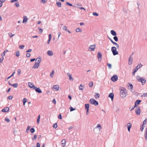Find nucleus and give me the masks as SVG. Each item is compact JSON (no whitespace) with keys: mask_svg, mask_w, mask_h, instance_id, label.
<instances>
[{"mask_svg":"<svg viewBox=\"0 0 147 147\" xmlns=\"http://www.w3.org/2000/svg\"><path fill=\"white\" fill-rule=\"evenodd\" d=\"M58 118L60 119H62V116L61 114H60L58 116Z\"/></svg>","mask_w":147,"mask_h":147,"instance_id":"680f3d73","label":"nucleus"},{"mask_svg":"<svg viewBox=\"0 0 147 147\" xmlns=\"http://www.w3.org/2000/svg\"><path fill=\"white\" fill-rule=\"evenodd\" d=\"M9 35L10 38H11L15 35V34H12V33L9 32L8 33Z\"/></svg>","mask_w":147,"mask_h":147,"instance_id":"7c9ffc66","label":"nucleus"},{"mask_svg":"<svg viewBox=\"0 0 147 147\" xmlns=\"http://www.w3.org/2000/svg\"><path fill=\"white\" fill-rule=\"evenodd\" d=\"M135 110V112L138 115H140V108L139 107H138L137 109H136Z\"/></svg>","mask_w":147,"mask_h":147,"instance_id":"6e6552de","label":"nucleus"},{"mask_svg":"<svg viewBox=\"0 0 147 147\" xmlns=\"http://www.w3.org/2000/svg\"><path fill=\"white\" fill-rule=\"evenodd\" d=\"M136 79L138 81L141 82L143 85H144L146 82V80L145 79L139 76H137L136 77Z\"/></svg>","mask_w":147,"mask_h":147,"instance_id":"7ed1b4c3","label":"nucleus"},{"mask_svg":"<svg viewBox=\"0 0 147 147\" xmlns=\"http://www.w3.org/2000/svg\"><path fill=\"white\" fill-rule=\"evenodd\" d=\"M144 125H142V126H141L140 130L142 131H143L144 129Z\"/></svg>","mask_w":147,"mask_h":147,"instance_id":"3c124183","label":"nucleus"},{"mask_svg":"<svg viewBox=\"0 0 147 147\" xmlns=\"http://www.w3.org/2000/svg\"><path fill=\"white\" fill-rule=\"evenodd\" d=\"M112 43L116 46L117 49H118L119 48V45L116 42H113Z\"/></svg>","mask_w":147,"mask_h":147,"instance_id":"58836bf2","label":"nucleus"},{"mask_svg":"<svg viewBox=\"0 0 147 147\" xmlns=\"http://www.w3.org/2000/svg\"><path fill=\"white\" fill-rule=\"evenodd\" d=\"M24 47V45H20L19 47V48L20 49H23Z\"/></svg>","mask_w":147,"mask_h":147,"instance_id":"de8ad7c7","label":"nucleus"},{"mask_svg":"<svg viewBox=\"0 0 147 147\" xmlns=\"http://www.w3.org/2000/svg\"><path fill=\"white\" fill-rule=\"evenodd\" d=\"M9 110V108L7 107H6L4 108L2 110V111L3 112H8Z\"/></svg>","mask_w":147,"mask_h":147,"instance_id":"4468645a","label":"nucleus"},{"mask_svg":"<svg viewBox=\"0 0 147 147\" xmlns=\"http://www.w3.org/2000/svg\"><path fill=\"white\" fill-rule=\"evenodd\" d=\"M89 86L91 87L93 86V84L92 82H89Z\"/></svg>","mask_w":147,"mask_h":147,"instance_id":"4c0bfd02","label":"nucleus"},{"mask_svg":"<svg viewBox=\"0 0 147 147\" xmlns=\"http://www.w3.org/2000/svg\"><path fill=\"white\" fill-rule=\"evenodd\" d=\"M109 97L112 100H113L114 97V94L113 93H111L109 95Z\"/></svg>","mask_w":147,"mask_h":147,"instance_id":"aec40b11","label":"nucleus"},{"mask_svg":"<svg viewBox=\"0 0 147 147\" xmlns=\"http://www.w3.org/2000/svg\"><path fill=\"white\" fill-rule=\"evenodd\" d=\"M127 94V92L125 89L121 90L120 91V96L122 98H125Z\"/></svg>","mask_w":147,"mask_h":147,"instance_id":"f03ea898","label":"nucleus"},{"mask_svg":"<svg viewBox=\"0 0 147 147\" xmlns=\"http://www.w3.org/2000/svg\"><path fill=\"white\" fill-rule=\"evenodd\" d=\"M133 61V58L131 57V55H130L129 58L128 64L129 65H131L132 64Z\"/></svg>","mask_w":147,"mask_h":147,"instance_id":"1a4fd4ad","label":"nucleus"},{"mask_svg":"<svg viewBox=\"0 0 147 147\" xmlns=\"http://www.w3.org/2000/svg\"><path fill=\"white\" fill-rule=\"evenodd\" d=\"M70 111H72L75 110V109H73L72 107H70Z\"/></svg>","mask_w":147,"mask_h":147,"instance_id":"052dcab7","label":"nucleus"},{"mask_svg":"<svg viewBox=\"0 0 147 147\" xmlns=\"http://www.w3.org/2000/svg\"><path fill=\"white\" fill-rule=\"evenodd\" d=\"M96 47L95 45H91L90 46L88 50L90 51H94Z\"/></svg>","mask_w":147,"mask_h":147,"instance_id":"423d86ee","label":"nucleus"},{"mask_svg":"<svg viewBox=\"0 0 147 147\" xmlns=\"http://www.w3.org/2000/svg\"><path fill=\"white\" fill-rule=\"evenodd\" d=\"M5 121L9 122L10 121V120L9 119H8V118H6L5 119Z\"/></svg>","mask_w":147,"mask_h":147,"instance_id":"5fc2aeb1","label":"nucleus"},{"mask_svg":"<svg viewBox=\"0 0 147 147\" xmlns=\"http://www.w3.org/2000/svg\"><path fill=\"white\" fill-rule=\"evenodd\" d=\"M37 138V136L36 135H35L34 136V137L32 138V140H34L36 139Z\"/></svg>","mask_w":147,"mask_h":147,"instance_id":"09e8293b","label":"nucleus"},{"mask_svg":"<svg viewBox=\"0 0 147 147\" xmlns=\"http://www.w3.org/2000/svg\"><path fill=\"white\" fill-rule=\"evenodd\" d=\"M59 87L58 85H55L53 87V89H54L56 91H58L59 90Z\"/></svg>","mask_w":147,"mask_h":147,"instance_id":"9d476101","label":"nucleus"},{"mask_svg":"<svg viewBox=\"0 0 147 147\" xmlns=\"http://www.w3.org/2000/svg\"><path fill=\"white\" fill-rule=\"evenodd\" d=\"M82 30L80 28H78L76 29V32H82Z\"/></svg>","mask_w":147,"mask_h":147,"instance_id":"c85d7f7f","label":"nucleus"},{"mask_svg":"<svg viewBox=\"0 0 147 147\" xmlns=\"http://www.w3.org/2000/svg\"><path fill=\"white\" fill-rule=\"evenodd\" d=\"M57 6L58 7H61V3L59 1H57L56 3Z\"/></svg>","mask_w":147,"mask_h":147,"instance_id":"bb28decb","label":"nucleus"},{"mask_svg":"<svg viewBox=\"0 0 147 147\" xmlns=\"http://www.w3.org/2000/svg\"><path fill=\"white\" fill-rule=\"evenodd\" d=\"M111 79L113 82H115L118 79V77L117 75H115L111 78Z\"/></svg>","mask_w":147,"mask_h":147,"instance_id":"0eeeda50","label":"nucleus"},{"mask_svg":"<svg viewBox=\"0 0 147 147\" xmlns=\"http://www.w3.org/2000/svg\"><path fill=\"white\" fill-rule=\"evenodd\" d=\"M41 61V58H39L36 60V63L32 67L33 68L35 69L38 68L40 65Z\"/></svg>","mask_w":147,"mask_h":147,"instance_id":"f257e3e1","label":"nucleus"},{"mask_svg":"<svg viewBox=\"0 0 147 147\" xmlns=\"http://www.w3.org/2000/svg\"><path fill=\"white\" fill-rule=\"evenodd\" d=\"M15 5L16 7H19V3L18 2H16L15 3Z\"/></svg>","mask_w":147,"mask_h":147,"instance_id":"864d4df0","label":"nucleus"},{"mask_svg":"<svg viewBox=\"0 0 147 147\" xmlns=\"http://www.w3.org/2000/svg\"><path fill=\"white\" fill-rule=\"evenodd\" d=\"M12 98L13 97L12 96H10L7 97V98L9 100H11Z\"/></svg>","mask_w":147,"mask_h":147,"instance_id":"13d9d810","label":"nucleus"},{"mask_svg":"<svg viewBox=\"0 0 147 147\" xmlns=\"http://www.w3.org/2000/svg\"><path fill=\"white\" fill-rule=\"evenodd\" d=\"M38 29L39 30L40 33L41 34L42 32V31H43L42 29L41 28H38Z\"/></svg>","mask_w":147,"mask_h":147,"instance_id":"603ef678","label":"nucleus"},{"mask_svg":"<svg viewBox=\"0 0 147 147\" xmlns=\"http://www.w3.org/2000/svg\"><path fill=\"white\" fill-rule=\"evenodd\" d=\"M48 55L49 56H52L53 55V53L52 51L49 50L47 52Z\"/></svg>","mask_w":147,"mask_h":147,"instance_id":"a211bd4d","label":"nucleus"},{"mask_svg":"<svg viewBox=\"0 0 147 147\" xmlns=\"http://www.w3.org/2000/svg\"><path fill=\"white\" fill-rule=\"evenodd\" d=\"M84 88V86L82 84H81L79 87V89L80 90H82Z\"/></svg>","mask_w":147,"mask_h":147,"instance_id":"b1692460","label":"nucleus"},{"mask_svg":"<svg viewBox=\"0 0 147 147\" xmlns=\"http://www.w3.org/2000/svg\"><path fill=\"white\" fill-rule=\"evenodd\" d=\"M28 19L27 17L26 16H24V19L23 21V23H24L25 22H26L27 21Z\"/></svg>","mask_w":147,"mask_h":147,"instance_id":"4be33fe9","label":"nucleus"},{"mask_svg":"<svg viewBox=\"0 0 147 147\" xmlns=\"http://www.w3.org/2000/svg\"><path fill=\"white\" fill-rule=\"evenodd\" d=\"M145 138L146 140L147 139V127L146 129V131L145 135Z\"/></svg>","mask_w":147,"mask_h":147,"instance_id":"2f4dec72","label":"nucleus"},{"mask_svg":"<svg viewBox=\"0 0 147 147\" xmlns=\"http://www.w3.org/2000/svg\"><path fill=\"white\" fill-rule=\"evenodd\" d=\"M107 65L108 67L109 68H111V64H109V63H108L107 64Z\"/></svg>","mask_w":147,"mask_h":147,"instance_id":"0e129e2a","label":"nucleus"},{"mask_svg":"<svg viewBox=\"0 0 147 147\" xmlns=\"http://www.w3.org/2000/svg\"><path fill=\"white\" fill-rule=\"evenodd\" d=\"M96 127L97 128H98V127H99V130L100 131L101 129V127L100 125V124H98L97 125V126H96Z\"/></svg>","mask_w":147,"mask_h":147,"instance_id":"473e14b6","label":"nucleus"},{"mask_svg":"<svg viewBox=\"0 0 147 147\" xmlns=\"http://www.w3.org/2000/svg\"><path fill=\"white\" fill-rule=\"evenodd\" d=\"M85 106L86 109H87V112L86 114L87 115H88V111L89 107V104H86L85 105Z\"/></svg>","mask_w":147,"mask_h":147,"instance_id":"9b49d317","label":"nucleus"},{"mask_svg":"<svg viewBox=\"0 0 147 147\" xmlns=\"http://www.w3.org/2000/svg\"><path fill=\"white\" fill-rule=\"evenodd\" d=\"M142 96L144 97H147V93H144L142 95Z\"/></svg>","mask_w":147,"mask_h":147,"instance_id":"37998d69","label":"nucleus"},{"mask_svg":"<svg viewBox=\"0 0 147 147\" xmlns=\"http://www.w3.org/2000/svg\"><path fill=\"white\" fill-rule=\"evenodd\" d=\"M141 102V101L140 100H137L135 103V107L137 106Z\"/></svg>","mask_w":147,"mask_h":147,"instance_id":"2eb2a0df","label":"nucleus"},{"mask_svg":"<svg viewBox=\"0 0 147 147\" xmlns=\"http://www.w3.org/2000/svg\"><path fill=\"white\" fill-rule=\"evenodd\" d=\"M127 125L128 127V131L129 132L130 131V129L131 127V124L130 123H129L127 124Z\"/></svg>","mask_w":147,"mask_h":147,"instance_id":"dca6fc26","label":"nucleus"},{"mask_svg":"<svg viewBox=\"0 0 147 147\" xmlns=\"http://www.w3.org/2000/svg\"><path fill=\"white\" fill-rule=\"evenodd\" d=\"M142 66V65L140 63L137 65V66L136 67V69H139Z\"/></svg>","mask_w":147,"mask_h":147,"instance_id":"a878e982","label":"nucleus"},{"mask_svg":"<svg viewBox=\"0 0 147 147\" xmlns=\"http://www.w3.org/2000/svg\"><path fill=\"white\" fill-rule=\"evenodd\" d=\"M28 86H29L30 88H32L33 89H34V87H35L36 86H35L34 84L31 82H29L28 83Z\"/></svg>","mask_w":147,"mask_h":147,"instance_id":"ddd939ff","label":"nucleus"},{"mask_svg":"<svg viewBox=\"0 0 147 147\" xmlns=\"http://www.w3.org/2000/svg\"><path fill=\"white\" fill-rule=\"evenodd\" d=\"M2 57L0 59V62L1 63H2L3 62V61L4 59V57L3 56H1Z\"/></svg>","mask_w":147,"mask_h":147,"instance_id":"79ce46f5","label":"nucleus"},{"mask_svg":"<svg viewBox=\"0 0 147 147\" xmlns=\"http://www.w3.org/2000/svg\"><path fill=\"white\" fill-rule=\"evenodd\" d=\"M16 56L17 57H18L20 55V53L19 51H18L16 52Z\"/></svg>","mask_w":147,"mask_h":147,"instance_id":"f704fd0d","label":"nucleus"},{"mask_svg":"<svg viewBox=\"0 0 147 147\" xmlns=\"http://www.w3.org/2000/svg\"><path fill=\"white\" fill-rule=\"evenodd\" d=\"M94 97L96 98H98L99 97V94L98 93H95Z\"/></svg>","mask_w":147,"mask_h":147,"instance_id":"cd10ccee","label":"nucleus"},{"mask_svg":"<svg viewBox=\"0 0 147 147\" xmlns=\"http://www.w3.org/2000/svg\"><path fill=\"white\" fill-rule=\"evenodd\" d=\"M138 69L135 68L133 70V75H134L135 74V72L138 70Z\"/></svg>","mask_w":147,"mask_h":147,"instance_id":"e433bc0d","label":"nucleus"},{"mask_svg":"<svg viewBox=\"0 0 147 147\" xmlns=\"http://www.w3.org/2000/svg\"><path fill=\"white\" fill-rule=\"evenodd\" d=\"M18 74L19 75L21 73V70L20 69H18Z\"/></svg>","mask_w":147,"mask_h":147,"instance_id":"338daca9","label":"nucleus"},{"mask_svg":"<svg viewBox=\"0 0 147 147\" xmlns=\"http://www.w3.org/2000/svg\"><path fill=\"white\" fill-rule=\"evenodd\" d=\"M67 75L68 76V77H69V79L70 80H73V79L71 75L70 74H69V73L67 74Z\"/></svg>","mask_w":147,"mask_h":147,"instance_id":"5701e85b","label":"nucleus"},{"mask_svg":"<svg viewBox=\"0 0 147 147\" xmlns=\"http://www.w3.org/2000/svg\"><path fill=\"white\" fill-rule=\"evenodd\" d=\"M97 56L98 58V60L100 61L102 56L101 54L100 53H98Z\"/></svg>","mask_w":147,"mask_h":147,"instance_id":"6ab92c4d","label":"nucleus"},{"mask_svg":"<svg viewBox=\"0 0 147 147\" xmlns=\"http://www.w3.org/2000/svg\"><path fill=\"white\" fill-rule=\"evenodd\" d=\"M54 73V70H52L51 73L50 74V76L51 77L53 76V74Z\"/></svg>","mask_w":147,"mask_h":147,"instance_id":"72a5a7b5","label":"nucleus"},{"mask_svg":"<svg viewBox=\"0 0 147 147\" xmlns=\"http://www.w3.org/2000/svg\"><path fill=\"white\" fill-rule=\"evenodd\" d=\"M129 86L130 87V89H131V90H132L133 88L132 85L131 84H130L129 83Z\"/></svg>","mask_w":147,"mask_h":147,"instance_id":"ea45409f","label":"nucleus"},{"mask_svg":"<svg viewBox=\"0 0 147 147\" xmlns=\"http://www.w3.org/2000/svg\"><path fill=\"white\" fill-rule=\"evenodd\" d=\"M34 87V90L36 92L39 93L42 92L41 90L39 88H37L36 86Z\"/></svg>","mask_w":147,"mask_h":147,"instance_id":"f8f14e48","label":"nucleus"},{"mask_svg":"<svg viewBox=\"0 0 147 147\" xmlns=\"http://www.w3.org/2000/svg\"><path fill=\"white\" fill-rule=\"evenodd\" d=\"M147 123V121H146V119L143 121V125H146Z\"/></svg>","mask_w":147,"mask_h":147,"instance_id":"8fccbe9b","label":"nucleus"},{"mask_svg":"<svg viewBox=\"0 0 147 147\" xmlns=\"http://www.w3.org/2000/svg\"><path fill=\"white\" fill-rule=\"evenodd\" d=\"M26 56L27 57H30V54L29 53H28L26 54Z\"/></svg>","mask_w":147,"mask_h":147,"instance_id":"e2e57ef3","label":"nucleus"},{"mask_svg":"<svg viewBox=\"0 0 147 147\" xmlns=\"http://www.w3.org/2000/svg\"><path fill=\"white\" fill-rule=\"evenodd\" d=\"M30 126H28L26 129V131L28 132V131H29L30 129Z\"/></svg>","mask_w":147,"mask_h":147,"instance_id":"6e6d98bb","label":"nucleus"},{"mask_svg":"<svg viewBox=\"0 0 147 147\" xmlns=\"http://www.w3.org/2000/svg\"><path fill=\"white\" fill-rule=\"evenodd\" d=\"M111 50L113 55H115L118 54V52L117 51V49L116 47H113L111 48Z\"/></svg>","mask_w":147,"mask_h":147,"instance_id":"20e7f679","label":"nucleus"},{"mask_svg":"<svg viewBox=\"0 0 147 147\" xmlns=\"http://www.w3.org/2000/svg\"><path fill=\"white\" fill-rule=\"evenodd\" d=\"M67 26H64L63 27V30H65L66 31H67Z\"/></svg>","mask_w":147,"mask_h":147,"instance_id":"c03bdc74","label":"nucleus"},{"mask_svg":"<svg viewBox=\"0 0 147 147\" xmlns=\"http://www.w3.org/2000/svg\"><path fill=\"white\" fill-rule=\"evenodd\" d=\"M53 127L55 128H57V123H55L54 124H53Z\"/></svg>","mask_w":147,"mask_h":147,"instance_id":"49530a36","label":"nucleus"},{"mask_svg":"<svg viewBox=\"0 0 147 147\" xmlns=\"http://www.w3.org/2000/svg\"><path fill=\"white\" fill-rule=\"evenodd\" d=\"M47 0H41V2L43 3H45L47 1Z\"/></svg>","mask_w":147,"mask_h":147,"instance_id":"4d7b16f0","label":"nucleus"},{"mask_svg":"<svg viewBox=\"0 0 147 147\" xmlns=\"http://www.w3.org/2000/svg\"><path fill=\"white\" fill-rule=\"evenodd\" d=\"M61 144L63 147H64L65 146L66 144V141L65 139H63L61 141Z\"/></svg>","mask_w":147,"mask_h":147,"instance_id":"f3484780","label":"nucleus"},{"mask_svg":"<svg viewBox=\"0 0 147 147\" xmlns=\"http://www.w3.org/2000/svg\"><path fill=\"white\" fill-rule=\"evenodd\" d=\"M111 33L113 36H115L117 35V34L113 30H111Z\"/></svg>","mask_w":147,"mask_h":147,"instance_id":"412c9836","label":"nucleus"},{"mask_svg":"<svg viewBox=\"0 0 147 147\" xmlns=\"http://www.w3.org/2000/svg\"><path fill=\"white\" fill-rule=\"evenodd\" d=\"M12 86H13L14 88H16L18 86V84H13L12 85Z\"/></svg>","mask_w":147,"mask_h":147,"instance_id":"a18cd8bd","label":"nucleus"},{"mask_svg":"<svg viewBox=\"0 0 147 147\" xmlns=\"http://www.w3.org/2000/svg\"><path fill=\"white\" fill-rule=\"evenodd\" d=\"M5 53H4V52L1 54V56H5Z\"/></svg>","mask_w":147,"mask_h":147,"instance_id":"774afa93","label":"nucleus"},{"mask_svg":"<svg viewBox=\"0 0 147 147\" xmlns=\"http://www.w3.org/2000/svg\"><path fill=\"white\" fill-rule=\"evenodd\" d=\"M90 102L92 104H94L95 105H98V102L93 98H91Z\"/></svg>","mask_w":147,"mask_h":147,"instance_id":"39448f33","label":"nucleus"},{"mask_svg":"<svg viewBox=\"0 0 147 147\" xmlns=\"http://www.w3.org/2000/svg\"><path fill=\"white\" fill-rule=\"evenodd\" d=\"M30 131L31 133H33L35 132V130L34 128H32L31 129Z\"/></svg>","mask_w":147,"mask_h":147,"instance_id":"a19ab883","label":"nucleus"},{"mask_svg":"<svg viewBox=\"0 0 147 147\" xmlns=\"http://www.w3.org/2000/svg\"><path fill=\"white\" fill-rule=\"evenodd\" d=\"M66 4H67V5H69V6H73V5H72V4H70V3H68V2H67L66 3Z\"/></svg>","mask_w":147,"mask_h":147,"instance_id":"69168bd1","label":"nucleus"},{"mask_svg":"<svg viewBox=\"0 0 147 147\" xmlns=\"http://www.w3.org/2000/svg\"><path fill=\"white\" fill-rule=\"evenodd\" d=\"M113 39L115 41H118V38L117 36H115L113 37Z\"/></svg>","mask_w":147,"mask_h":147,"instance_id":"c9c22d12","label":"nucleus"},{"mask_svg":"<svg viewBox=\"0 0 147 147\" xmlns=\"http://www.w3.org/2000/svg\"><path fill=\"white\" fill-rule=\"evenodd\" d=\"M28 101V99L26 98H24L23 100V102L24 105H25V103Z\"/></svg>","mask_w":147,"mask_h":147,"instance_id":"393cba45","label":"nucleus"},{"mask_svg":"<svg viewBox=\"0 0 147 147\" xmlns=\"http://www.w3.org/2000/svg\"><path fill=\"white\" fill-rule=\"evenodd\" d=\"M40 115H39L38 116L37 121V123L38 124L39 123V122H40Z\"/></svg>","mask_w":147,"mask_h":147,"instance_id":"c756f323","label":"nucleus"},{"mask_svg":"<svg viewBox=\"0 0 147 147\" xmlns=\"http://www.w3.org/2000/svg\"><path fill=\"white\" fill-rule=\"evenodd\" d=\"M93 14L94 16H98V14L96 12H94L93 13Z\"/></svg>","mask_w":147,"mask_h":147,"instance_id":"bf43d9fd","label":"nucleus"}]
</instances>
